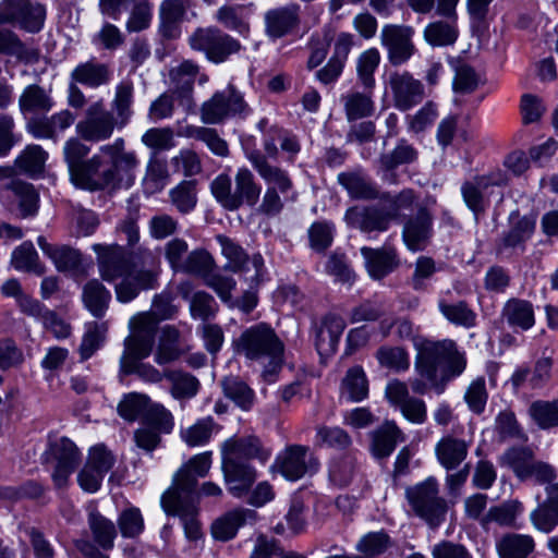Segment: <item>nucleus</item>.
I'll use <instances>...</instances> for the list:
<instances>
[{
	"label": "nucleus",
	"instance_id": "bf43d9fd",
	"mask_svg": "<svg viewBox=\"0 0 558 558\" xmlns=\"http://www.w3.org/2000/svg\"><path fill=\"white\" fill-rule=\"evenodd\" d=\"M10 187L17 197L21 215L23 217L34 215L38 208V194L33 185L22 181H13Z\"/></svg>",
	"mask_w": 558,
	"mask_h": 558
},
{
	"label": "nucleus",
	"instance_id": "f03ea898",
	"mask_svg": "<svg viewBox=\"0 0 558 558\" xmlns=\"http://www.w3.org/2000/svg\"><path fill=\"white\" fill-rule=\"evenodd\" d=\"M138 159L133 150H128L122 137L101 145L98 153L85 159L84 163L70 178L80 189L99 191L119 184L123 179L131 180Z\"/></svg>",
	"mask_w": 558,
	"mask_h": 558
},
{
	"label": "nucleus",
	"instance_id": "58836bf2",
	"mask_svg": "<svg viewBox=\"0 0 558 558\" xmlns=\"http://www.w3.org/2000/svg\"><path fill=\"white\" fill-rule=\"evenodd\" d=\"M165 378L170 383V395L177 400H189L195 397L199 389L198 379L181 371L165 372Z\"/></svg>",
	"mask_w": 558,
	"mask_h": 558
},
{
	"label": "nucleus",
	"instance_id": "a878e982",
	"mask_svg": "<svg viewBox=\"0 0 558 558\" xmlns=\"http://www.w3.org/2000/svg\"><path fill=\"white\" fill-rule=\"evenodd\" d=\"M222 457L232 458L235 461L257 459L260 462H266L270 457V452L262 446L259 439L247 437L225 441L222 445Z\"/></svg>",
	"mask_w": 558,
	"mask_h": 558
},
{
	"label": "nucleus",
	"instance_id": "a211bd4d",
	"mask_svg": "<svg viewBox=\"0 0 558 558\" xmlns=\"http://www.w3.org/2000/svg\"><path fill=\"white\" fill-rule=\"evenodd\" d=\"M217 241L221 247L222 255L228 259L226 268L233 272L248 271L250 265L254 268V274L250 280L258 283L264 275V258L260 254H254L251 258L247 257L243 248L231 239L225 235H217Z\"/></svg>",
	"mask_w": 558,
	"mask_h": 558
},
{
	"label": "nucleus",
	"instance_id": "49530a36",
	"mask_svg": "<svg viewBox=\"0 0 558 558\" xmlns=\"http://www.w3.org/2000/svg\"><path fill=\"white\" fill-rule=\"evenodd\" d=\"M88 524L93 537L104 549L113 547V541L117 536V530L112 521L108 520L97 511H90Z\"/></svg>",
	"mask_w": 558,
	"mask_h": 558
},
{
	"label": "nucleus",
	"instance_id": "7ed1b4c3",
	"mask_svg": "<svg viewBox=\"0 0 558 558\" xmlns=\"http://www.w3.org/2000/svg\"><path fill=\"white\" fill-rule=\"evenodd\" d=\"M211 465V453L203 452L192 457L173 477L172 486L161 496V506L166 513L178 515L189 538L201 535L197 521L198 495L195 490L197 477H204Z\"/></svg>",
	"mask_w": 558,
	"mask_h": 558
},
{
	"label": "nucleus",
	"instance_id": "a18cd8bd",
	"mask_svg": "<svg viewBox=\"0 0 558 558\" xmlns=\"http://www.w3.org/2000/svg\"><path fill=\"white\" fill-rule=\"evenodd\" d=\"M504 316L508 324L523 330L530 329L534 323V312L531 303L522 300H510L504 307Z\"/></svg>",
	"mask_w": 558,
	"mask_h": 558
},
{
	"label": "nucleus",
	"instance_id": "ea45409f",
	"mask_svg": "<svg viewBox=\"0 0 558 558\" xmlns=\"http://www.w3.org/2000/svg\"><path fill=\"white\" fill-rule=\"evenodd\" d=\"M48 154L39 145H27L16 157L14 165L20 171L36 175L43 172Z\"/></svg>",
	"mask_w": 558,
	"mask_h": 558
},
{
	"label": "nucleus",
	"instance_id": "37998d69",
	"mask_svg": "<svg viewBox=\"0 0 558 558\" xmlns=\"http://www.w3.org/2000/svg\"><path fill=\"white\" fill-rule=\"evenodd\" d=\"M341 392L351 401H361L368 393V383L361 366H353L348 369L342 379Z\"/></svg>",
	"mask_w": 558,
	"mask_h": 558
},
{
	"label": "nucleus",
	"instance_id": "5701e85b",
	"mask_svg": "<svg viewBox=\"0 0 558 558\" xmlns=\"http://www.w3.org/2000/svg\"><path fill=\"white\" fill-rule=\"evenodd\" d=\"M37 244L62 272H75L82 267L83 257L78 250L63 244H50L45 236H38Z\"/></svg>",
	"mask_w": 558,
	"mask_h": 558
},
{
	"label": "nucleus",
	"instance_id": "bb28decb",
	"mask_svg": "<svg viewBox=\"0 0 558 558\" xmlns=\"http://www.w3.org/2000/svg\"><path fill=\"white\" fill-rule=\"evenodd\" d=\"M265 24L269 37L280 38L287 35L299 24V7L291 4L267 11Z\"/></svg>",
	"mask_w": 558,
	"mask_h": 558
},
{
	"label": "nucleus",
	"instance_id": "052dcab7",
	"mask_svg": "<svg viewBox=\"0 0 558 558\" xmlns=\"http://www.w3.org/2000/svg\"><path fill=\"white\" fill-rule=\"evenodd\" d=\"M316 442L320 447L341 450L351 445V437L338 426H319L316 429Z\"/></svg>",
	"mask_w": 558,
	"mask_h": 558
},
{
	"label": "nucleus",
	"instance_id": "f8f14e48",
	"mask_svg": "<svg viewBox=\"0 0 558 558\" xmlns=\"http://www.w3.org/2000/svg\"><path fill=\"white\" fill-rule=\"evenodd\" d=\"M46 9L32 0H2L0 2V24H12L29 32H39L45 22Z\"/></svg>",
	"mask_w": 558,
	"mask_h": 558
},
{
	"label": "nucleus",
	"instance_id": "b1692460",
	"mask_svg": "<svg viewBox=\"0 0 558 558\" xmlns=\"http://www.w3.org/2000/svg\"><path fill=\"white\" fill-rule=\"evenodd\" d=\"M470 442L452 435L441 437L435 446L439 464L446 470L457 469L468 457Z\"/></svg>",
	"mask_w": 558,
	"mask_h": 558
},
{
	"label": "nucleus",
	"instance_id": "09e8293b",
	"mask_svg": "<svg viewBox=\"0 0 558 558\" xmlns=\"http://www.w3.org/2000/svg\"><path fill=\"white\" fill-rule=\"evenodd\" d=\"M530 521L533 527L542 533L553 532L558 526V506L543 500L531 511Z\"/></svg>",
	"mask_w": 558,
	"mask_h": 558
},
{
	"label": "nucleus",
	"instance_id": "c85d7f7f",
	"mask_svg": "<svg viewBox=\"0 0 558 558\" xmlns=\"http://www.w3.org/2000/svg\"><path fill=\"white\" fill-rule=\"evenodd\" d=\"M345 328V322L336 315H328L316 329L315 345L320 355L336 351L340 337Z\"/></svg>",
	"mask_w": 558,
	"mask_h": 558
},
{
	"label": "nucleus",
	"instance_id": "4be33fe9",
	"mask_svg": "<svg viewBox=\"0 0 558 558\" xmlns=\"http://www.w3.org/2000/svg\"><path fill=\"white\" fill-rule=\"evenodd\" d=\"M433 217L425 207H420L415 215L409 216L403 225L402 238L412 250H421L432 235Z\"/></svg>",
	"mask_w": 558,
	"mask_h": 558
},
{
	"label": "nucleus",
	"instance_id": "412c9836",
	"mask_svg": "<svg viewBox=\"0 0 558 558\" xmlns=\"http://www.w3.org/2000/svg\"><path fill=\"white\" fill-rule=\"evenodd\" d=\"M221 469L229 493L236 498L245 496L257 477L256 471L247 462L232 458L222 457Z\"/></svg>",
	"mask_w": 558,
	"mask_h": 558
},
{
	"label": "nucleus",
	"instance_id": "6e6552de",
	"mask_svg": "<svg viewBox=\"0 0 558 558\" xmlns=\"http://www.w3.org/2000/svg\"><path fill=\"white\" fill-rule=\"evenodd\" d=\"M236 349L250 360H268L264 377L272 376L283 361V344L266 324L253 326L242 332Z\"/></svg>",
	"mask_w": 558,
	"mask_h": 558
},
{
	"label": "nucleus",
	"instance_id": "393cba45",
	"mask_svg": "<svg viewBox=\"0 0 558 558\" xmlns=\"http://www.w3.org/2000/svg\"><path fill=\"white\" fill-rule=\"evenodd\" d=\"M361 254L365 259L368 274L374 279H381L391 272L399 264L396 250L390 246L381 248L362 247Z\"/></svg>",
	"mask_w": 558,
	"mask_h": 558
},
{
	"label": "nucleus",
	"instance_id": "9b49d317",
	"mask_svg": "<svg viewBox=\"0 0 558 558\" xmlns=\"http://www.w3.org/2000/svg\"><path fill=\"white\" fill-rule=\"evenodd\" d=\"M193 50L202 51L214 63L225 62L231 54L241 50L238 39L218 27H198L189 38Z\"/></svg>",
	"mask_w": 558,
	"mask_h": 558
},
{
	"label": "nucleus",
	"instance_id": "338daca9",
	"mask_svg": "<svg viewBox=\"0 0 558 558\" xmlns=\"http://www.w3.org/2000/svg\"><path fill=\"white\" fill-rule=\"evenodd\" d=\"M530 415L542 428H548L558 425V400L535 401L530 407Z\"/></svg>",
	"mask_w": 558,
	"mask_h": 558
},
{
	"label": "nucleus",
	"instance_id": "dca6fc26",
	"mask_svg": "<svg viewBox=\"0 0 558 558\" xmlns=\"http://www.w3.org/2000/svg\"><path fill=\"white\" fill-rule=\"evenodd\" d=\"M507 182L508 177L500 169L493 170L483 175H477L462 184L461 193L463 201L477 218L480 214L484 213L486 207L484 191L489 186L505 185Z\"/></svg>",
	"mask_w": 558,
	"mask_h": 558
},
{
	"label": "nucleus",
	"instance_id": "39448f33",
	"mask_svg": "<svg viewBox=\"0 0 558 558\" xmlns=\"http://www.w3.org/2000/svg\"><path fill=\"white\" fill-rule=\"evenodd\" d=\"M130 335L124 339V351L120 359L121 372L136 374L142 380L156 384L165 377L158 371L142 360L149 356L156 337V322L147 314H136L129 322Z\"/></svg>",
	"mask_w": 558,
	"mask_h": 558
},
{
	"label": "nucleus",
	"instance_id": "6e6d98bb",
	"mask_svg": "<svg viewBox=\"0 0 558 558\" xmlns=\"http://www.w3.org/2000/svg\"><path fill=\"white\" fill-rule=\"evenodd\" d=\"M168 178L166 161L151 158L147 163L144 177L145 191L150 194L161 191L166 186Z\"/></svg>",
	"mask_w": 558,
	"mask_h": 558
},
{
	"label": "nucleus",
	"instance_id": "e433bc0d",
	"mask_svg": "<svg viewBox=\"0 0 558 558\" xmlns=\"http://www.w3.org/2000/svg\"><path fill=\"white\" fill-rule=\"evenodd\" d=\"M535 230V220L530 217H522L514 222L501 239L499 251L523 250L525 242L532 236Z\"/></svg>",
	"mask_w": 558,
	"mask_h": 558
},
{
	"label": "nucleus",
	"instance_id": "f3484780",
	"mask_svg": "<svg viewBox=\"0 0 558 558\" xmlns=\"http://www.w3.org/2000/svg\"><path fill=\"white\" fill-rule=\"evenodd\" d=\"M389 87L393 97V105L407 111L421 102L425 96L424 85L407 71L393 72L389 75Z\"/></svg>",
	"mask_w": 558,
	"mask_h": 558
},
{
	"label": "nucleus",
	"instance_id": "864d4df0",
	"mask_svg": "<svg viewBox=\"0 0 558 558\" xmlns=\"http://www.w3.org/2000/svg\"><path fill=\"white\" fill-rule=\"evenodd\" d=\"M380 62V54L376 48H369L361 53L356 63L357 76L364 88H374V72Z\"/></svg>",
	"mask_w": 558,
	"mask_h": 558
},
{
	"label": "nucleus",
	"instance_id": "f704fd0d",
	"mask_svg": "<svg viewBox=\"0 0 558 558\" xmlns=\"http://www.w3.org/2000/svg\"><path fill=\"white\" fill-rule=\"evenodd\" d=\"M523 512V505L517 499L506 500L498 506L490 507L482 518V524L492 522L500 526H515L518 517Z\"/></svg>",
	"mask_w": 558,
	"mask_h": 558
},
{
	"label": "nucleus",
	"instance_id": "69168bd1",
	"mask_svg": "<svg viewBox=\"0 0 558 558\" xmlns=\"http://www.w3.org/2000/svg\"><path fill=\"white\" fill-rule=\"evenodd\" d=\"M89 150V146H87L81 137H71L65 142L63 154L69 168L70 178L76 172L82 163H84Z\"/></svg>",
	"mask_w": 558,
	"mask_h": 558
},
{
	"label": "nucleus",
	"instance_id": "4468645a",
	"mask_svg": "<svg viewBox=\"0 0 558 558\" xmlns=\"http://www.w3.org/2000/svg\"><path fill=\"white\" fill-rule=\"evenodd\" d=\"M413 35L414 29L407 25L388 24L381 28L380 43L387 49L392 65H401L414 54Z\"/></svg>",
	"mask_w": 558,
	"mask_h": 558
},
{
	"label": "nucleus",
	"instance_id": "4d7b16f0",
	"mask_svg": "<svg viewBox=\"0 0 558 558\" xmlns=\"http://www.w3.org/2000/svg\"><path fill=\"white\" fill-rule=\"evenodd\" d=\"M107 332L106 323H89L86 326V332L83 336L80 345V354L82 360L89 359L101 345Z\"/></svg>",
	"mask_w": 558,
	"mask_h": 558
},
{
	"label": "nucleus",
	"instance_id": "f257e3e1",
	"mask_svg": "<svg viewBox=\"0 0 558 558\" xmlns=\"http://www.w3.org/2000/svg\"><path fill=\"white\" fill-rule=\"evenodd\" d=\"M98 271L102 280L113 282L121 279L114 286L117 300L129 303L134 300L142 290L154 289L159 275L157 257L148 248H138L142 265H130L125 250L118 244H94Z\"/></svg>",
	"mask_w": 558,
	"mask_h": 558
},
{
	"label": "nucleus",
	"instance_id": "2eb2a0df",
	"mask_svg": "<svg viewBox=\"0 0 558 558\" xmlns=\"http://www.w3.org/2000/svg\"><path fill=\"white\" fill-rule=\"evenodd\" d=\"M317 465V460L310 452V448L302 445L286 447L276 459L278 471L289 481L302 478L310 470L316 469Z\"/></svg>",
	"mask_w": 558,
	"mask_h": 558
},
{
	"label": "nucleus",
	"instance_id": "8fccbe9b",
	"mask_svg": "<svg viewBox=\"0 0 558 558\" xmlns=\"http://www.w3.org/2000/svg\"><path fill=\"white\" fill-rule=\"evenodd\" d=\"M185 13V8L181 0H165L159 10L160 27L165 36H175V25Z\"/></svg>",
	"mask_w": 558,
	"mask_h": 558
},
{
	"label": "nucleus",
	"instance_id": "680f3d73",
	"mask_svg": "<svg viewBox=\"0 0 558 558\" xmlns=\"http://www.w3.org/2000/svg\"><path fill=\"white\" fill-rule=\"evenodd\" d=\"M389 307L381 301H365L351 312L350 320L353 324L375 322L388 318Z\"/></svg>",
	"mask_w": 558,
	"mask_h": 558
},
{
	"label": "nucleus",
	"instance_id": "1a4fd4ad",
	"mask_svg": "<svg viewBox=\"0 0 558 558\" xmlns=\"http://www.w3.org/2000/svg\"><path fill=\"white\" fill-rule=\"evenodd\" d=\"M405 497L413 512L425 520L430 526L440 524L447 512V504L439 496L436 478L428 477L425 481L407 488Z\"/></svg>",
	"mask_w": 558,
	"mask_h": 558
},
{
	"label": "nucleus",
	"instance_id": "79ce46f5",
	"mask_svg": "<svg viewBox=\"0 0 558 558\" xmlns=\"http://www.w3.org/2000/svg\"><path fill=\"white\" fill-rule=\"evenodd\" d=\"M225 396L232 400L242 410L252 408L255 399L254 391L238 377L229 376L221 381Z\"/></svg>",
	"mask_w": 558,
	"mask_h": 558
},
{
	"label": "nucleus",
	"instance_id": "3c124183",
	"mask_svg": "<svg viewBox=\"0 0 558 558\" xmlns=\"http://www.w3.org/2000/svg\"><path fill=\"white\" fill-rule=\"evenodd\" d=\"M502 464L511 468L520 480H527V470L535 461L533 453L526 448H511L500 458Z\"/></svg>",
	"mask_w": 558,
	"mask_h": 558
},
{
	"label": "nucleus",
	"instance_id": "aec40b11",
	"mask_svg": "<svg viewBox=\"0 0 558 558\" xmlns=\"http://www.w3.org/2000/svg\"><path fill=\"white\" fill-rule=\"evenodd\" d=\"M348 226L360 229L363 232L386 231L390 222L396 220V213H389L387 208L351 207L344 215Z\"/></svg>",
	"mask_w": 558,
	"mask_h": 558
},
{
	"label": "nucleus",
	"instance_id": "cd10ccee",
	"mask_svg": "<svg viewBox=\"0 0 558 558\" xmlns=\"http://www.w3.org/2000/svg\"><path fill=\"white\" fill-rule=\"evenodd\" d=\"M256 511L235 509L218 518L211 525V534L218 541H229L235 536L240 526L256 520Z\"/></svg>",
	"mask_w": 558,
	"mask_h": 558
},
{
	"label": "nucleus",
	"instance_id": "13d9d810",
	"mask_svg": "<svg viewBox=\"0 0 558 558\" xmlns=\"http://www.w3.org/2000/svg\"><path fill=\"white\" fill-rule=\"evenodd\" d=\"M376 357L383 367L398 373L410 366L409 354L400 347H381L377 350Z\"/></svg>",
	"mask_w": 558,
	"mask_h": 558
},
{
	"label": "nucleus",
	"instance_id": "9d476101",
	"mask_svg": "<svg viewBox=\"0 0 558 558\" xmlns=\"http://www.w3.org/2000/svg\"><path fill=\"white\" fill-rule=\"evenodd\" d=\"M251 108L243 94L233 85L216 92L201 107V119L206 124H218L229 117H246Z\"/></svg>",
	"mask_w": 558,
	"mask_h": 558
},
{
	"label": "nucleus",
	"instance_id": "c03bdc74",
	"mask_svg": "<svg viewBox=\"0 0 558 558\" xmlns=\"http://www.w3.org/2000/svg\"><path fill=\"white\" fill-rule=\"evenodd\" d=\"M12 266L20 271L34 272L41 276L45 267L39 263L38 254L31 242H24L12 253Z\"/></svg>",
	"mask_w": 558,
	"mask_h": 558
},
{
	"label": "nucleus",
	"instance_id": "c756f323",
	"mask_svg": "<svg viewBox=\"0 0 558 558\" xmlns=\"http://www.w3.org/2000/svg\"><path fill=\"white\" fill-rule=\"evenodd\" d=\"M374 88H364L363 92L350 90L341 97L345 118L355 121L371 117L375 111Z\"/></svg>",
	"mask_w": 558,
	"mask_h": 558
},
{
	"label": "nucleus",
	"instance_id": "de8ad7c7",
	"mask_svg": "<svg viewBox=\"0 0 558 558\" xmlns=\"http://www.w3.org/2000/svg\"><path fill=\"white\" fill-rule=\"evenodd\" d=\"M438 308L440 313L451 324L462 326L465 328L474 327L476 324V314L469 307L464 301L449 304L445 301H439Z\"/></svg>",
	"mask_w": 558,
	"mask_h": 558
},
{
	"label": "nucleus",
	"instance_id": "4c0bfd02",
	"mask_svg": "<svg viewBox=\"0 0 558 558\" xmlns=\"http://www.w3.org/2000/svg\"><path fill=\"white\" fill-rule=\"evenodd\" d=\"M404 437L395 422H386L373 434V452L378 458L388 457Z\"/></svg>",
	"mask_w": 558,
	"mask_h": 558
},
{
	"label": "nucleus",
	"instance_id": "0eeeda50",
	"mask_svg": "<svg viewBox=\"0 0 558 558\" xmlns=\"http://www.w3.org/2000/svg\"><path fill=\"white\" fill-rule=\"evenodd\" d=\"M417 356L415 368L422 378L437 387L438 365L446 362L449 376H459L465 368L464 356L457 351L456 342L450 339L441 341L423 340L416 342Z\"/></svg>",
	"mask_w": 558,
	"mask_h": 558
},
{
	"label": "nucleus",
	"instance_id": "7c9ffc66",
	"mask_svg": "<svg viewBox=\"0 0 558 558\" xmlns=\"http://www.w3.org/2000/svg\"><path fill=\"white\" fill-rule=\"evenodd\" d=\"M111 70L105 63L86 61L76 65L71 72V81L90 88H97L110 82Z\"/></svg>",
	"mask_w": 558,
	"mask_h": 558
},
{
	"label": "nucleus",
	"instance_id": "774afa93",
	"mask_svg": "<svg viewBox=\"0 0 558 558\" xmlns=\"http://www.w3.org/2000/svg\"><path fill=\"white\" fill-rule=\"evenodd\" d=\"M355 458L351 454L333 459L329 466V476L332 482L340 486L348 485L355 473Z\"/></svg>",
	"mask_w": 558,
	"mask_h": 558
},
{
	"label": "nucleus",
	"instance_id": "a19ab883",
	"mask_svg": "<svg viewBox=\"0 0 558 558\" xmlns=\"http://www.w3.org/2000/svg\"><path fill=\"white\" fill-rule=\"evenodd\" d=\"M19 105L22 112H47L53 107V101L43 87L29 85L20 96Z\"/></svg>",
	"mask_w": 558,
	"mask_h": 558
},
{
	"label": "nucleus",
	"instance_id": "5fc2aeb1",
	"mask_svg": "<svg viewBox=\"0 0 558 558\" xmlns=\"http://www.w3.org/2000/svg\"><path fill=\"white\" fill-rule=\"evenodd\" d=\"M148 396L137 392L125 395L118 404V413L125 421L133 422L149 408Z\"/></svg>",
	"mask_w": 558,
	"mask_h": 558
},
{
	"label": "nucleus",
	"instance_id": "2f4dec72",
	"mask_svg": "<svg viewBox=\"0 0 558 558\" xmlns=\"http://www.w3.org/2000/svg\"><path fill=\"white\" fill-rule=\"evenodd\" d=\"M111 300L110 291L97 279L87 281L82 290V301L86 310L96 318L105 316Z\"/></svg>",
	"mask_w": 558,
	"mask_h": 558
},
{
	"label": "nucleus",
	"instance_id": "423d86ee",
	"mask_svg": "<svg viewBox=\"0 0 558 558\" xmlns=\"http://www.w3.org/2000/svg\"><path fill=\"white\" fill-rule=\"evenodd\" d=\"M210 192L223 209L235 211L242 206L254 207L262 190L253 172L246 167H240L234 174V184L228 174L220 173L211 181Z\"/></svg>",
	"mask_w": 558,
	"mask_h": 558
},
{
	"label": "nucleus",
	"instance_id": "e2e57ef3",
	"mask_svg": "<svg viewBox=\"0 0 558 558\" xmlns=\"http://www.w3.org/2000/svg\"><path fill=\"white\" fill-rule=\"evenodd\" d=\"M213 427L211 417L201 418L192 426L181 430V438L190 447L203 446L210 439Z\"/></svg>",
	"mask_w": 558,
	"mask_h": 558
},
{
	"label": "nucleus",
	"instance_id": "0e129e2a",
	"mask_svg": "<svg viewBox=\"0 0 558 558\" xmlns=\"http://www.w3.org/2000/svg\"><path fill=\"white\" fill-rule=\"evenodd\" d=\"M215 260L205 250H195L186 255L184 266L181 271L198 275L206 278L213 270Z\"/></svg>",
	"mask_w": 558,
	"mask_h": 558
},
{
	"label": "nucleus",
	"instance_id": "ddd939ff",
	"mask_svg": "<svg viewBox=\"0 0 558 558\" xmlns=\"http://www.w3.org/2000/svg\"><path fill=\"white\" fill-rule=\"evenodd\" d=\"M46 462L52 464V481L58 488L68 485L70 475L81 461L76 445L69 438L62 437L50 444L46 452Z\"/></svg>",
	"mask_w": 558,
	"mask_h": 558
},
{
	"label": "nucleus",
	"instance_id": "6ab92c4d",
	"mask_svg": "<svg viewBox=\"0 0 558 558\" xmlns=\"http://www.w3.org/2000/svg\"><path fill=\"white\" fill-rule=\"evenodd\" d=\"M247 160L265 182L266 189L280 191L283 197L293 191L294 184L289 172L270 163L262 151L253 150L246 154Z\"/></svg>",
	"mask_w": 558,
	"mask_h": 558
},
{
	"label": "nucleus",
	"instance_id": "20e7f679",
	"mask_svg": "<svg viewBox=\"0 0 558 558\" xmlns=\"http://www.w3.org/2000/svg\"><path fill=\"white\" fill-rule=\"evenodd\" d=\"M133 83L130 80L121 81L114 89L111 111L106 108L102 99L92 102L75 125L76 134L86 142L108 141L116 129L121 130L130 122L133 116Z\"/></svg>",
	"mask_w": 558,
	"mask_h": 558
},
{
	"label": "nucleus",
	"instance_id": "72a5a7b5",
	"mask_svg": "<svg viewBox=\"0 0 558 558\" xmlns=\"http://www.w3.org/2000/svg\"><path fill=\"white\" fill-rule=\"evenodd\" d=\"M338 182L353 198L373 199L378 197L377 187L361 171L342 172L338 175Z\"/></svg>",
	"mask_w": 558,
	"mask_h": 558
},
{
	"label": "nucleus",
	"instance_id": "c9c22d12",
	"mask_svg": "<svg viewBox=\"0 0 558 558\" xmlns=\"http://www.w3.org/2000/svg\"><path fill=\"white\" fill-rule=\"evenodd\" d=\"M457 19L449 21H436L429 23L424 29L425 40L434 47H445L453 45L459 36Z\"/></svg>",
	"mask_w": 558,
	"mask_h": 558
},
{
	"label": "nucleus",
	"instance_id": "603ef678",
	"mask_svg": "<svg viewBox=\"0 0 558 558\" xmlns=\"http://www.w3.org/2000/svg\"><path fill=\"white\" fill-rule=\"evenodd\" d=\"M198 65L192 61H183L170 70V81L177 92L190 94L192 92Z\"/></svg>",
	"mask_w": 558,
	"mask_h": 558
},
{
	"label": "nucleus",
	"instance_id": "473e14b6",
	"mask_svg": "<svg viewBox=\"0 0 558 558\" xmlns=\"http://www.w3.org/2000/svg\"><path fill=\"white\" fill-rule=\"evenodd\" d=\"M535 547L532 536L509 533L504 535L496 544L500 558H526Z\"/></svg>",
	"mask_w": 558,
	"mask_h": 558
}]
</instances>
